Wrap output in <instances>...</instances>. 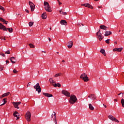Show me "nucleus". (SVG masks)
<instances>
[{
  "label": "nucleus",
  "instance_id": "nucleus-1",
  "mask_svg": "<svg viewBox=\"0 0 124 124\" xmlns=\"http://www.w3.org/2000/svg\"><path fill=\"white\" fill-rule=\"evenodd\" d=\"M44 6L45 10L47 12H52V8H51V6H50V5L48 2L44 1Z\"/></svg>",
  "mask_w": 124,
  "mask_h": 124
},
{
  "label": "nucleus",
  "instance_id": "nucleus-2",
  "mask_svg": "<svg viewBox=\"0 0 124 124\" xmlns=\"http://www.w3.org/2000/svg\"><path fill=\"white\" fill-rule=\"evenodd\" d=\"M69 102L70 104H74L77 101V97L75 95H71Z\"/></svg>",
  "mask_w": 124,
  "mask_h": 124
},
{
  "label": "nucleus",
  "instance_id": "nucleus-3",
  "mask_svg": "<svg viewBox=\"0 0 124 124\" xmlns=\"http://www.w3.org/2000/svg\"><path fill=\"white\" fill-rule=\"evenodd\" d=\"M25 119L27 121V122H31V111H28L26 112V114H25Z\"/></svg>",
  "mask_w": 124,
  "mask_h": 124
},
{
  "label": "nucleus",
  "instance_id": "nucleus-4",
  "mask_svg": "<svg viewBox=\"0 0 124 124\" xmlns=\"http://www.w3.org/2000/svg\"><path fill=\"white\" fill-rule=\"evenodd\" d=\"M80 78L82 79V80H83L84 82H88L89 81V77H88L87 74L85 73L82 74L80 77Z\"/></svg>",
  "mask_w": 124,
  "mask_h": 124
},
{
  "label": "nucleus",
  "instance_id": "nucleus-5",
  "mask_svg": "<svg viewBox=\"0 0 124 124\" xmlns=\"http://www.w3.org/2000/svg\"><path fill=\"white\" fill-rule=\"evenodd\" d=\"M51 121H53L55 123V124H58L57 122V114L56 112L53 111L51 115Z\"/></svg>",
  "mask_w": 124,
  "mask_h": 124
},
{
  "label": "nucleus",
  "instance_id": "nucleus-6",
  "mask_svg": "<svg viewBox=\"0 0 124 124\" xmlns=\"http://www.w3.org/2000/svg\"><path fill=\"white\" fill-rule=\"evenodd\" d=\"M101 31H100V30H99L98 31H97L96 33V35L97 36V37L100 41H101V40H103L104 38V37L102 36V34H101Z\"/></svg>",
  "mask_w": 124,
  "mask_h": 124
},
{
  "label": "nucleus",
  "instance_id": "nucleus-7",
  "mask_svg": "<svg viewBox=\"0 0 124 124\" xmlns=\"http://www.w3.org/2000/svg\"><path fill=\"white\" fill-rule=\"evenodd\" d=\"M34 89L36 90V92H38V93H41V88H40L39 83H38L34 86Z\"/></svg>",
  "mask_w": 124,
  "mask_h": 124
},
{
  "label": "nucleus",
  "instance_id": "nucleus-8",
  "mask_svg": "<svg viewBox=\"0 0 124 124\" xmlns=\"http://www.w3.org/2000/svg\"><path fill=\"white\" fill-rule=\"evenodd\" d=\"M108 119H109V120H111V121H112L113 122H115L116 123H119V120H118L117 118H115L112 115H108Z\"/></svg>",
  "mask_w": 124,
  "mask_h": 124
},
{
  "label": "nucleus",
  "instance_id": "nucleus-9",
  "mask_svg": "<svg viewBox=\"0 0 124 124\" xmlns=\"http://www.w3.org/2000/svg\"><path fill=\"white\" fill-rule=\"evenodd\" d=\"M62 93L67 97H70V93L66 90H62Z\"/></svg>",
  "mask_w": 124,
  "mask_h": 124
},
{
  "label": "nucleus",
  "instance_id": "nucleus-10",
  "mask_svg": "<svg viewBox=\"0 0 124 124\" xmlns=\"http://www.w3.org/2000/svg\"><path fill=\"white\" fill-rule=\"evenodd\" d=\"M13 104L15 107V108H16V109H19L20 108L19 107V105L21 104V102H13Z\"/></svg>",
  "mask_w": 124,
  "mask_h": 124
},
{
  "label": "nucleus",
  "instance_id": "nucleus-11",
  "mask_svg": "<svg viewBox=\"0 0 124 124\" xmlns=\"http://www.w3.org/2000/svg\"><path fill=\"white\" fill-rule=\"evenodd\" d=\"M29 4L30 6L31 11H34L35 7L34 4H33V3H32L31 1H30L29 2Z\"/></svg>",
  "mask_w": 124,
  "mask_h": 124
},
{
  "label": "nucleus",
  "instance_id": "nucleus-12",
  "mask_svg": "<svg viewBox=\"0 0 124 124\" xmlns=\"http://www.w3.org/2000/svg\"><path fill=\"white\" fill-rule=\"evenodd\" d=\"M82 6H85V7H88V8H91V9H93V6L91 5L90 3H84L81 4Z\"/></svg>",
  "mask_w": 124,
  "mask_h": 124
},
{
  "label": "nucleus",
  "instance_id": "nucleus-13",
  "mask_svg": "<svg viewBox=\"0 0 124 124\" xmlns=\"http://www.w3.org/2000/svg\"><path fill=\"white\" fill-rule=\"evenodd\" d=\"M88 97L89 98H91L92 100H95V99H96V96L94 95V94H91L88 95Z\"/></svg>",
  "mask_w": 124,
  "mask_h": 124
},
{
  "label": "nucleus",
  "instance_id": "nucleus-14",
  "mask_svg": "<svg viewBox=\"0 0 124 124\" xmlns=\"http://www.w3.org/2000/svg\"><path fill=\"white\" fill-rule=\"evenodd\" d=\"M67 47L69 49L70 48H72V46H73V42L72 41H70L67 43Z\"/></svg>",
  "mask_w": 124,
  "mask_h": 124
},
{
  "label": "nucleus",
  "instance_id": "nucleus-15",
  "mask_svg": "<svg viewBox=\"0 0 124 124\" xmlns=\"http://www.w3.org/2000/svg\"><path fill=\"white\" fill-rule=\"evenodd\" d=\"M0 30H3V31H7V29L5 26H4L2 24L0 23Z\"/></svg>",
  "mask_w": 124,
  "mask_h": 124
},
{
  "label": "nucleus",
  "instance_id": "nucleus-16",
  "mask_svg": "<svg viewBox=\"0 0 124 124\" xmlns=\"http://www.w3.org/2000/svg\"><path fill=\"white\" fill-rule=\"evenodd\" d=\"M113 51V52H121V51H123V47L114 48Z\"/></svg>",
  "mask_w": 124,
  "mask_h": 124
},
{
  "label": "nucleus",
  "instance_id": "nucleus-17",
  "mask_svg": "<svg viewBox=\"0 0 124 124\" xmlns=\"http://www.w3.org/2000/svg\"><path fill=\"white\" fill-rule=\"evenodd\" d=\"M19 113H18V112L17 111H15L14 113H13V116L14 117H16V120H19L20 119V117H19Z\"/></svg>",
  "mask_w": 124,
  "mask_h": 124
},
{
  "label": "nucleus",
  "instance_id": "nucleus-18",
  "mask_svg": "<svg viewBox=\"0 0 124 124\" xmlns=\"http://www.w3.org/2000/svg\"><path fill=\"white\" fill-rule=\"evenodd\" d=\"M10 61H11L12 63H15L16 62V58L14 57H12L10 58Z\"/></svg>",
  "mask_w": 124,
  "mask_h": 124
},
{
  "label": "nucleus",
  "instance_id": "nucleus-19",
  "mask_svg": "<svg viewBox=\"0 0 124 124\" xmlns=\"http://www.w3.org/2000/svg\"><path fill=\"white\" fill-rule=\"evenodd\" d=\"M43 94L45 95V96H46L47 97H52L53 96V95H52V94L48 93H43Z\"/></svg>",
  "mask_w": 124,
  "mask_h": 124
},
{
  "label": "nucleus",
  "instance_id": "nucleus-20",
  "mask_svg": "<svg viewBox=\"0 0 124 124\" xmlns=\"http://www.w3.org/2000/svg\"><path fill=\"white\" fill-rule=\"evenodd\" d=\"M49 81L50 82V84L52 85L54 87V85L55 84H56V82L54 81V80H53V78H50L49 79Z\"/></svg>",
  "mask_w": 124,
  "mask_h": 124
},
{
  "label": "nucleus",
  "instance_id": "nucleus-21",
  "mask_svg": "<svg viewBox=\"0 0 124 124\" xmlns=\"http://www.w3.org/2000/svg\"><path fill=\"white\" fill-rule=\"evenodd\" d=\"M9 94H10V92H7L6 93H4L1 95L0 97L1 98H2V97H5V96H7L8 95H9Z\"/></svg>",
  "mask_w": 124,
  "mask_h": 124
},
{
  "label": "nucleus",
  "instance_id": "nucleus-22",
  "mask_svg": "<svg viewBox=\"0 0 124 124\" xmlns=\"http://www.w3.org/2000/svg\"><path fill=\"white\" fill-rule=\"evenodd\" d=\"M110 34H112L111 31H106L105 33V36H108L110 35Z\"/></svg>",
  "mask_w": 124,
  "mask_h": 124
},
{
  "label": "nucleus",
  "instance_id": "nucleus-23",
  "mask_svg": "<svg viewBox=\"0 0 124 124\" xmlns=\"http://www.w3.org/2000/svg\"><path fill=\"white\" fill-rule=\"evenodd\" d=\"M60 23L61 25H64V26H66L67 25V22L64 20H61Z\"/></svg>",
  "mask_w": 124,
  "mask_h": 124
},
{
  "label": "nucleus",
  "instance_id": "nucleus-24",
  "mask_svg": "<svg viewBox=\"0 0 124 124\" xmlns=\"http://www.w3.org/2000/svg\"><path fill=\"white\" fill-rule=\"evenodd\" d=\"M100 28L101 29V30H104L105 31H106V30H107V29H108V28H107V27H106L105 25L100 26Z\"/></svg>",
  "mask_w": 124,
  "mask_h": 124
},
{
  "label": "nucleus",
  "instance_id": "nucleus-25",
  "mask_svg": "<svg viewBox=\"0 0 124 124\" xmlns=\"http://www.w3.org/2000/svg\"><path fill=\"white\" fill-rule=\"evenodd\" d=\"M42 19H46V18H47V14L46 13H44L42 14Z\"/></svg>",
  "mask_w": 124,
  "mask_h": 124
},
{
  "label": "nucleus",
  "instance_id": "nucleus-26",
  "mask_svg": "<svg viewBox=\"0 0 124 124\" xmlns=\"http://www.w3.org/2000/svg\"><path fill=\"white\" fill-rule=\"evenodd\" d=\"M89 108L90 110H92V111L94 110V108H93V105L91 104H89Z\"/></svg>",
  "mask_w": 124,
  "mask_h": 124
},
{
  "label": "nucleus",
  "instance_id": "nucleus-27",
  "mask_svg": "<svg viewBox=\"0 0 124 124\" xmlns=\"http://www.w3.org/2000/svg\"><path fill=\"white\" fill-rule=\"evenodd\" d=\"M59 13L60 14H62V15H67V13L66 12H62V9H61L59 11Z\"/></svg>",
  "mask_w": 124,
  "mask_h": 124
},
{
  "label": "nucleus",
  "instance_id": "nucleus-28",
  "mask_svg": "<svg viewBox=\"0 0 124 124\" xmlns=\"http://www.w3.org/2000/svg\"><path fill=\"white\" fill-rule=\"evenodd\" d=\"M100 53H102V54H103V55H104V56H106V53H105V50L102 49V48H101V50H100Z\"/></svg>",
  "mask_w": 124,
  "mask_h": 124
},
{
  "label": "nucleus",
  "instance_id": "nucleus-29",
  "mask_svg": "<svg viewBox=\"0 0 124 124\" xmlns=\"http://www.w3.org/2000/svg\"><path fill=\"white\" fill-rule=\"evenodd\" d=\"M7 31H8L10 33L13 32V29L12 28H6Z\"/></svg>",
  "mask_w": 124,
  "mask_h": 124
},
{
  "label": "nucleus",
  "instance_id": "nucleus-30",
  "mask_svg": "<svg viewBox=\"0 0 124 124\" xmlns=\"http://www.w3.org/2000/svg\"><path fill=\"white\" fill-rule=\"evenodd\" d=\"M53 87H54L55 88H57V87L60 88V87H61V85L60 83H55Z\"/></svg>",
  "mask_w": 124,
  "mask_h": 124
},
{
  "label": "nucleus",
  "instance_id": "nucleus-31",
  "mask_svg": "<svg viewBox=\"0 0 124 124\" xmlns=\"http://www.w3.org/2000/svg\"><path fill=\"white\" fill-rule=\"evenodd\" d=\"M2 101H3V103L1 105V106L4 105L5 103H6V98H4L2 100Z\"/></svg>",
  "mask_w": 124,
  "mask_h": 124
},
{
  "label": "nucleus",
  "instance_id": "nucleus-32",
  "mask_svg": "<svg viewBox=\"0 0 124 124\" xmlns=\"http://www.w3.org/2000/svg\"><path fill=\"white\" fill-rule=\"evenodd\" d=\"M121 103L123 107H124V99H122L121 100Z\"/></svg>",
  "mask_w": 124,
  "mask_h": 124
},
{
  "label": "nucleus",
  "instance_id": "nucleus-33",
  "mask_svg": "<svg viewBox=\"0 0 124 124\" xmlns=\"http://www.w3.org/2000/svg\"><path fill=\"white\" fill-rule=\"evenodd\" d=\"M29 46H30V48H35V46H34V45H33V44H30Z\"/></svg>",
  "mask_w": 124,
  "mask_h": 124
},
{
  "label": "nucleus",
  "instance_id": "nucleus-34",
  "mask_svg": "<svg viewBox=\"0 0 124 124\" xmlns=\"http://www.w3.org/2000/svg\"><path fill=\"white\" fill-rule=\"evenodd\" d=\"M29 25L30 27H32L33 25V22H30L29 23Z\"/></svg>",
  "mask_w": 124,
  "mask_h": 124
},
{
  "label": "nucleus",
  "instance_id": "nucleus-35",
  "mask_svg": "<svg viewBox=\"0 0 124 124\" xmlns=\"http://www.w3.org/2000/svg\"><path fill=\"white\" fill-rule=\"evenodd\" d=\"M62 75V74H60V73H58V74H56L54 77H59V76H61Z\"/></svg>",
  "mask_w": 124,
  "mask_h": 124
},
{
  "label": "nucleus",
  "instance_id": "nucleus-36",
  "mask_svg": "<svg viewBox=\"0 0 124 124\" xmlns=\"http://www.w3.org/2000/svg\"><path fill=\"white\" fill-rule=\"evenodd\" d=\"M0 21H1V22H3V23L4 22H5V20H4V19H3L2 17L0 18Z\"/></svg>",
  "mask_w": 124,
  "mask_h": 124
},
{
  "label": "nucleus",
  "instance_id": "nucleus-37",
  "mask_svg": "<svg viewBox=\"0 0 124 124\" xmlns=\"http://www.w3.org/2000/svg\"><path fill=\"white\" fill-rule=\"evenodd\" d=\"M0 10H2L3 11H4L5 10L4 8L0 5Z\"/></svg>",
  "mask_w": 124,
  "mask_h": 124
},
{
  "label": "nucleus",
  "instance_id": "nucleus-38",
  "mask_svg": "<svg viewBox=\"0 0 124 124\" xmlns=\"http://www.w3.org/2000/svg\"><path fill=\"white\" fill-rule=\"evenodd\" d=\"M106 43H107V44H109L110 43V39H107L106 40Z\"/></svg>",
  "mask_w": 124,
  "mask_h": 124
},
{
  "label": "nucleus",
  "instance_id": "nucleus-39",
  "mask_svg": "<svg viewBox=\"0 0 124 124\" xmlns=\"http://www.w3.org/2000/svg\"><path fill=\"white\" fill-rule=\"evenodd\" d=\"M13 72H14V73L17 74V73H18V71L16 70V69H14L13 70Z\"/></svg>",
  "mask_w": 124,
  "mask_h": 124
},
{
  "label": "nucleus",
  "instance_id": "nucleus-40",
  "mask_svg": "<svg viewBox=\"0 0 124 124\" xmlns=\"http://www.w3.org/2000/svg\"><path fill=\"white\" fill-rule=\"evenodd\" d=\"M78 26H79V27H81V26H84V24H83L82 23H78Z\"/></svg>",
  "mask_w": 124,
  "mask_h": 124
},
{
  "label": "nucleus",
  "instance_id": "nucleus-41",
  "mask_svg": "<svg viewBox=\"0 0 124 124\" xmlns=\"http://www.w3.org/2000/svg\"><path fill=\"white\" fill-rule=\"evenodd\" d=\"M5 54H10V51L7 50L5 52Z\"/></svg>",
  "mask_w": 124,
  "mask_h": 124
},
{
  "label": "nucleus",
  "instance_id": "nucleus-42",
  "mask_svg": "<svg viewBox=\"0 0 124 124\" xmlns=\"http://www.w3.org/2000/svg\"><path fill=\"white\" fill-rule=\"evenodd\" d=\"M0 38L1 40H5V37H1Z\"/></svg>",
  "mask_w": 124,
  "mask_h": 124
},
{
  "label": "nucleus",
  "instance_id": "nucleus-43",
  "mask_svg": "<svg viewBox=\"0 0 124 124\" xmlns=\"http://www.w3.org/2000/svg\"><path fill=\"white\" fill-rule=\"evenodd\" d=\"M4 24H6V25H7L8 21H6L5 20V21L3 22Z\"/></svg>",
  "mask_w": 124,
  "mask_h": 124
},
{
  "label": "nucleus",
  "instance_id": "nucleus-44",
  "mask_svg": "<svg viewBox=\"0 0 124 124\" xmlns=\"http://www.w3.org/2000/svg\"><path fill=\"white\" fill-rule=\"evenodd\" d=\"M121 94H124V93H120L118 94V95H121Z\"/></svg>",
  "mask_w": 124,
  "mask_h": 124
},
{
  "label": "nucleus",
  "instance_id": "nucleus-45",
  "mask_svg": "<svg viewBox=\"0 0 124 124\" xmlns=\"http://www.w3.org/2000/svg\"><path fill=\"white\" fill-rule=\"evenodd\" d=\"M25 11L27 12V13H30L29 10L25 9Z\"/></svg>",
  "mask_w": 124,
  "mask_h": 124
},
{
  "label": "nucleus",
  "instance_id": "nucleus-46",
  "mask_svg": "<svg viewBox=\"0 0 124 124\" xmlns=\"http://www.w3.org/2000/svg\"><path fill=\"white\" fill-rule=\"evenodd\" d=\"M58 3H59V5H61V4H62V2L61 1H60L59 0V1H58Z\"/></svg>",
  "mask_w": 124,
  "mask_h": 124
},
{
  "label": "nucleus",
  "instance_id": "nucleus-47",
  "mask_svg": "<svg viewBox=\"0 0 124 124\" xmlns=\"http://www.w3.org/2000/svg\"><path fill=\"white\" fill-rule=\"evenodd\" d=\"M1 56H2V57H5V54L2 53V54H1Z\"/></svg>",
  "mask_w": 124,
  "mask_h": 124
},
{
  "label": "nucleus",
  "instance_id": "nucleus-48",
  "mask_svg": "<svg viewBox=\"0 0 124 124\" xmlns=\"http://www.w3.org/2000/svg\"><path fill=\"white\" fill-rule=\"evenodd\" d=\"M6 63H9V61L8 60L6 61Z\"/></svg>",
  "mask_w": 124,
  "mask_h": 124
},
{
  "label": "nucleus",
  "instance_id": "nucleus-49",
  "mask_svg": "<svg viewBox=\"0 0 124 124\" xmlns=\"http://www.w3.org/2000/svg\"><path fill=\"white\" fill-rule=\"evenodd\" d=\"M103 106L105 107V108H107V106L105 105V104H103Z\"/></svg>",
  "mask_w": 124,
  "mask_h": 124
},
{
  "label": "nucleus",
  "instance_id": "nucleus-50",
  "mask_svg": "<svg viewBox=\"0 0 124 124\" xmlns=\"http://www.w3.org/2000/svg\"><path fill=\"white\" fill-rule=\"evenodd\" d=\"M0 67H1L2 70H3V68H4V67L3 66H0Z\"/></svg>",
  "mask_w": 124,
  "mask_h": 124
},
{
  "label": "nucleus",
  "instance_id": "nucleus-51",
  "mask_svg": "<svg viewBox=\"0 0 124 124\" xmlns=\"http://www.w3.org/2000/svg\"><path fill=\"white\" fill-rule=\"evenodd\" d=\"M0 71H2V70L1 69V67L0 66Z\"/></svg>",
  "mask_w": 124,
  "mask_h": 124
},
{
  "label": "nucleus",
  "instance_id": "nucleus-52",
  "mask_svg": "<svg viewBox=\"0 0 124 124\" xmlns=\"http://www.w3.org/2000/svg\"><path fill=\"white\" fill-rule=\"evenodd\" d=\"M48 40H49V41L50 42V41H51V38H48Z\"/></svg>",
  "mask_w": 124,
  "mask_h": 124
},
{
  "label": "nucleus",
  "instance_id": "nucleus-53",
  "mask_svg": "<svg viewBox=\"0 0 124 124\" xmlns=\"http://www.w3.org/2000/svg\"><path fill=\"white\" fill-rule=\"evenodd\" d=\"M114 100V101H116V102H117V101H118V100L116 99H115Z\"/></svg>",
  "mask_w": 124,
  "mask_h": 124
},
{
  "label": "nucleus",
  "instance_id": "nucleus-54",
  "mask_svg": "<svg viewBox=\"0 0 124 124\" xmlns=\"http://www.w3.org/2000/svg\"><path fill=\"white\" fill-rule=\"evenodd\" d=\"M62 62H65V61L64 60H62Z\"/></svg>",
  "mask_w": 124,
  "mask_h": 124
},
{
  "label": "nucleus",
  "instance_id": "nucleus-55",
  "mask_svg": "<svg viewBox=\"0 0 124 124\" xmlns=\"http://www.w3.org/2000/svg\"><path fill=\"white\" fill-rule=\"evenodd\" d=\"M98 8H101V6H98Z\"/></svg>",
  "mask_w": 124,
  "mask_h": 124
},
{
  "label": "nucleus",
  "instance_id": "nucleus-56",
  "mask_svg": "<svg viewBox=\"0 0 124 124\" xmlns=\"http://www.w3.org/2000/svg\"><path fill=\"white\" fill-rule=\"evenodd\" d=\"M42 52V53H46V51H43Z\"/></svg>",
  "mask_w": 124,
  "mask_h": 124
},
{
  "label": "nucleus",
  "instance_id": "nucleus-57",
  "mask_svg": "<svg viewBox=\"0 0 124 124\" xmlns=\"http://www.w3.org/2000/svg\"><path fill=\"white\" fill-rule=\"evenodd\" d=\"M29 84H30V83H29L27 85V87H29Z\"/></svg>",
  "mask_w": 124,
  "mask_h": 124
},
{
  "label": "nucleus",
  "instance_id": "nucleus-58",
  "mask_svg": "<svg viewBox=\"0 0 124 124\" xmlns=\"http://www.w3.org/2000/svg\"><path fill=\"white\" fill-rule=\"evenodd\" d=\"M16 15H17V16H19V14H16Z\"/></svg>",
  "mask_w": 124,
  "mask_h": 124
},
{
  "label": "nucleus",
  "instance_id": "nucleus-59",
  "mask_svg": "<svg viewBox=\"0 0 124 124\" xmlns=\"http://www.w3.org/2000/svg\"><path fill=\"white\" fill-rule=\"evenodd\" d=\"M57 54H59V52H57Z\"/></svg>",
  "mask_w": 124,
  "mask_h": 124
},
{
  "label": "nucleus",
  "instance_id": "nucleus-60",
  "mask_svg": "<svg viewBox=\"0 0 124 124\" xmlns=\"http://www.w3.org/2000/svg\"><path fill=\"white\" fill-rule=\"evenodd\" d=\"M119 32L121 31V30H119Z\"/></svg>",
  "mask_w": 124,
  "mask_h": 124
},
{
  "label": "nucleus",
  "instance_id": "nucleus-61",
  "mask_svg": "<svg viewBox=\"0 0 124 124\" xmlns=\"http://www.w3.org/2000/svg\"><path fill=\"white\" fill-rule=\"evenodd\" d=\"M57 0V1H59V0Z\"/></svg>",
  "mask_w": 124,
  "mask_h": 124
},
{
  "label": "nucleus",
  "instance_id": "nucleus-62",
  "mask_svg": "<svg viewBox=\"0 0 124 124\" xmlns=\"http://www.w3.org/2000/svg\"><path fill=\"white\" fill-rule=\"evenodd\" d=\"M49 29L51 30V28H50Z\"/></svg>",
  "mask_w": 124,
  "mask_h": 124
}]
</instances>
